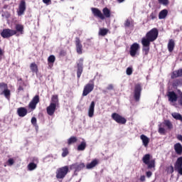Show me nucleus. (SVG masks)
Listing matches in <instances>:
<instances>
[{
    "instance_id": "obj_1",
    "label": "nucleus",
    "mask_w": 182,
    "mask_h": 182,
    "mask_svg": "<svg viewBox=\"0 0 182 182\" xmlns=\"http://www.w3.org/2000/svg\"><path fill=\"white\" fill-rule=\"evenodd\" d=\"M56 107H59V98L58 95H53L50 105L47 107V113L49 116H53L56 111Z\"/></svg>"
},
{
    "instance_id": "obj_2",
    "label": "nucleus",
    "mask_w": 182,
    "mask_h": 182,
    "mask_svg": "<svg viewBox=\"0 0 182 182\" xmlns=\"http://www.w3.org/2000/svg\"><path fill=\"white\" fill-rule=\"evenodd\" d=\"M159 36V31L157 28H152L149 32H148L145 37H143L142 39H146L149 43L154 42Z\"/></svg>"
},
{
    "instance_id": "obj_3",
    "label": "nucleus",
    "mask_w": 182,
    "mask_h": 182,
    "mask_svg": "<svg viewBox=\"0 0 182 182\" xmlns=\"http://www.w3.org/2000/svg\"><path fill=\"white\" fill-rule=\"evenodd\" d=\"M151 156L149 154H145L142 158V161L148 166V168H154L156 167V160L150 161Z\"/></svg>"
},
{
    "instance_id": "obj_4",
    "label": "nucleus",
    "mask_w": 182,
    "mask_h": 182,
    "mask_svg": "<svg viewBox=\"0 0 182 182\" xmlns=\"http://www.w3.org/2000/svg\"><path fill=\"white\" fill-rule=\"evenodd\" d=\"M68 173H69V166H65L61 168H58L56 171V178H65Z\"/></svg>"
},
{
    "instance_id": "obj_5",
    "label": "nucleus",
    "mask_w": 182,
    "mask_h": 182,
    "mask_svg": "<svg viewBox=\"0 0 182 182\" xmlns=\"http://www.w3.org/2000/svg\"><path fill=\"white\" fill-rule=\"evenodd\" d=\"M0 95H4L6 99L11 96V90L8 89V85L5 82L0 83Z\"/></svg>"
},
{
    "instance_id": "obj_6",
    "label": "nucleus",
    "mask_w": 182,
    "mask_h": 182,
    "mask_svg": "<svg viewBox=\"0 0 182 182\" xmlns=\"http://www.w3.org/2000/svg\"><path fill=\"white\" fill-rule=\"evenodd\" d=\"M95 89V82L93 80H90L89 83H87L85 87L82 92V96H87L90 92L93 91Z\"/></svg>"
},
{
    "instance_id": "obj_7",
    "label": "nucleus",
    "mask_w": 182,
    "mask_h": 182,
    "mask_svg": "<svg viewBox=\"0 0 182 182\" xmlns=\"http://www.w3.org/2000/svg\"><path fill=\"white\" fill-rule=\"evenodd\" d=\"M139 50H140V45L137 43H134L130 47L129 54L132 58H134L136 55H139Z\"/></svg>"
},
{
    "instance_id": "obj_8",
    "label": "nucleus",
    "mask_w": 182,
    "mask_h": 182,
    "mask_svg": "<svg viewBox=\"0 0 182 182\" xmlns=\"http://www.w3.org/2000/svg\"><path fill=\"white\" fill-rule=\"evenodd\" d=\"M141 44L143 46L142 52L144 55H149V52H150V42L147 41L146 38L141 39Z\"/></svg>"
},
{
    "instance_id": "obj_9",
    "label": "nucleus",
    "mask_w": 182,
    "mask_h": 182,
    "mask_svg": "<svg viewBox=\"0 0 182 182\" xmlns=\"http://www.w3.org/2000/svg\"><path fill=\"white\" fill-rule=\"evenodd\" d=\"M112 117L113 120L117 122V123H119V124H126V118L122 117L120 114L117 113H113L112 114Z\"/></svg>"
},
{
    "instance_id": "obj_10",
    "label": "nucleus",
    "mask_w": 182,
    "mask_h": 182,
    "mask_svg": "<svg viewBox=\"0 0 182 182\" xmlns=\"http://www.w3.org/2000/svg\"><path fill=\"white\" fill-rule=\"evenodd\" d=\"M2 38H11V36H14V35H16V31L5 28L1 33Z\"/></svg>"
},
{
    "instance_id": "obj_11",
    "label": "nucleus",
    "mask_w": 182,
    "mask_h": 182,
    "mask_svg": "<svg viewBox=\"0 0 182 182\" xmlns=\"http://www.w3.org/2000/svg\"><path fill=\"white\" fill-rule=\"evenodd\" d=\"M141 95V85L137 84L135 85L134 97L136 102L140 100V95Z\"/></svg>"
},
{
    "instance_id": "obj_12",
    "label": "nucleus",
    "mask_w": 182,
    "mask_h": 182,
    "mask_svg": "<svg viewBox=\"0 0 182 182\" xmlns=\"http://www.w3.org/2000/svg\"><path fill=\"white\" fill-rule=\"evenodd\" d=\"M25 11H26V3L25 0H22L18 5V10L17 11L18 16L23 15Z\"/></svg>"
},
{
    "instance_id": "obj_13",
    "label": "nucleus",
    "mask_w": 182,
    "mask_h": 182,
    "mask_svg": "<svg viewBox=\"0 0 182 182\" xmlns=\"http://www.w3.org/2000/svg\"><path fill=\"white\" fill-rule=\"evenodd\" d=\"M38 103H39V95H35L28 104L29 109H31V110H35V109H36V105H38Z\"/></svg>"
},
{
    "instance_id": "obj_14",
    "label": "nucleus",
    "mask_w": 182,
    "mask_h": 182,
    "mask_svg": "<svg viewBox=\"0 0 182 182\" xmlns=\"http://www.w3.org/2000/svg\"><path fill=\"white\" fill-rule=\"evenodd\" d=\"M75 46L77 53H78V55H82L83 50V46L82 45V43L80 42V39L79 38H75Z\"/></svg>"
},
{
    "instance_id": "obj_15",
    "label": "nucleus",
    "mask_w": 182,
    "mask_h": 182,
    "mask_svg": "<svg viewBox=\"0 0 182 182\" xmlns=\"http://www.w3.org/2000/svg\"><path fill=\"white\" fill-rule=\"evenodd\" d=\"M91 11L94 15V16H97V18H100V19H105V16H103V14L99 9L97 8H92Z\"/></svg>"
},
{
    "instance_id": "obj_16",
    "label": "nucleus",
    "mask_w": 182,
    "mask_h": 182,
    "mask_svg": "<svg viewBox=\"0 0 182 182\" xmlns=\"http://www.w3.org/2000/svg\"><path fill=\"white\" fill-rule=\"evenodd\" d=\"M70 170H75V171H80L82 168H85V164H74L70 165Z\"/></svg>"
},
{
    "instance_id": "obj_17",
    "label": "nucleus",
    "mask_w": 182,
    "mask_h": 182,
    "mask_svg": "<svg viewBox=\"0 0 182 182\" xmlns=\"http://www.w3.org/2000/svg\"><path fill=\"white\" fill-rule=\"evenodd\" d=\"M83 72V58L80 59V63L77 64V76L78 79L82 76Z\"/></svg>"
},
{
    "instance_id": "obj_18",
    "label": "nucleus",
    "mask_w": 182,
    "mask_h": 182,
    "mask_svg": "<svg viewBox=\"0 0 182 182\" xmlns=\"http://www.w3.org/2000/svg\"><path fill=\"white\" fill-rule=\"evenodd\" d=\"M95 103L94 101L91 102V104L88 108V116L90 117H93L95 116Z\"/></svg>"
},
{
    "instance_id": "obj_19",
    "label": "nucleus",
    "mask_w": 182,
    "mask_h": 182,
    "mask_svg": "<svg viewBox=\"0 0 182 182\" xmlns=\"http://www.w3.org/2000/svg\"><path fill=\"white\" fill-rule=\"evenodd\" d=\"M168 101L171 103H174V102H177V95L175 94L174 92H169L168 94Z\"/></svg>"
},
{
    "instance_id": "obj_20",
    "label": "nucleus",
    "mask_w": 182,
    "mask_h": 182,
    "mask_svg": "<svg viewBox=\"0 0 182 182\" xmlns=\"http://www.w3.org/2000/svg\"><path fill=\"white\" fill-rule=\"evenodd\" d=\"M17 113L20 117H25V115L28 114V109L25 107H20L18 108Z\"/></svg>"
},
{
    "instance_id": "obj_21",
    "label": "nucleus",
    "mask_w": 182,
    "mask_h": 182,
    "mask_svg": "<svg viewBox=\"0 0 182 182\" xmlns=\"http://www.w3.org/2000/svg\"><path fill=\"white\" fill-rule=\"evenodd\" d=\"M141 140L142 141L143 145L144 147H147L149 146V143H150V139L146 135L142 134L140 136Z\"/></svg>"
},
{
    "instance_id": "obj_22",
    "label": "nucleus",
    "mask_w": 182,
    "mask_h": 182,
    "mask_svg": "<svg viewBox=\"0 0 182 182\" xmlns=\"http://www.w3.org/2000/svg\"><path fill=\"white\" fill-rule=\"evenodd\" d=\"M125 28H133L134 26V22L132 18H127L124 22Z\"/></svg>"
},
{
    "instance_id": "obj_23",
    "label": "nucleus",
    "mask_w": 182,
    "mask_h": 182,
    "mask_svg": "<svg viewBox=\"0 0 182 182\" xmlns=\"http://www.w3.org/2000/svg\"><path fill=\"white\" fill-rule=\"evenodd\" d=\"M182 76V69L175 70L173 72L171 77V79H176V77H180Z\"/></svg>"
},
{
    "instance_id": "obj_24",
    "label": "nucleus",
    "mask_w": 182,
    "mask_h": 182,
    "mask_svg": "<svg viewBox=\"0 0 182 182\" xmlns=\"http://www.w3.org/2000/svg\"><path fill=\"white\" fill-rule=\"evenodd\" d=\"M174 150L176 154H181L182 153V146L180 143H177L174 145Z\"/></svg>"
},
{
    "instance_id": "obj_25",
    "label": "nucleus",
    "mask_w": 182,
    "mask_h": 182,
    "mask_svg": "<svg viewBox=\"0 0 182 182\" xmlns=\"http://www.w3.org/2000/svg\"><path fill=\"white\" fill-rule=\"evenodd\" d=\"M168 14V11L167 9H164L160 11L159 14V19H165V18L167 16V14Z\"/></svg>"
},
{
    "instance_id": "obj_26",
    "label": "nucleus",
    "mask_w": 182,
    "mask_h": 182,
    "mask_svg": "<svg viewBox=\"0 0 182 182\" xmlns=\"http://www.w3.org/2000/svg\"><path fill=\"white\" fill-rule=\"evenodd\" d=\"M181 167H182V156L178 158V159L176 160L174 168L175 170H177V168H180Z\"/></svg>"
},
{
    "instance_id": "obj_27",
    "label": "nucleus",
    "mask_w": 182,
    "mask_h": 182,
    "mask_svg": "<svg viewBox=\"0 0 182 182\" xmlns=\"http://www.w3.org/2000/svg\"><path fill=\"white\" fill-rule=\"evenodd\" d=\"M162 124L164 127H167V129H168L169 130H171V129H173V124L169 120H164Z\"/></svg>"
},
{
    "instance_id": "obj_28",
    "label": "nucleus",
    "mask_w": 182,
    "mask_h": 182,
    "mask_svg": "<svg viewBox=\"0 0 182 182\" xmlns=\"http://www.w3.org/2000/svg\"><path fill=\"white\" fill-rule=\"evenodd\" d=\"M158 127V132L159 134H166V129H164V125L162 123L159 124Z\"/></svg>"
},
{
    "instance_id": "obj_29",
    "label": "nucleus",
    "mask_w": 182,
    "mask_h": 182,
    "mask_svg": "<svg viewBox=\"0 0 182 182\" xmlns=\"http://www.w3.org/2000/svg\"><path fill=\"white\" fill-rule=\"evenodd\" d=\"M36 167H38V165L36 164L31 162L27 166V168L28 171H33V170H36Z\"/></svg>"
},
{
    "instance_id": "obj_30",
    "label": "nucleus",
    "mask_w": 182,
    "mask_h": 182,
    "mask_svg": "<svg viewBox=\"0 0 182 182\" xmlns=\"http://www.w3.org/2000/svg\"><path fill=\"white\" fill-rule=\"evenodd\" d=\"M168 49L170 52H173L174 50V41L173 39L169 40L168 43Z\"/></svg>"
},
{
    "instance_id": "obj_31",
    "label": "nucleus",
    "mask_w": 182,
    "mask_h": 182,
    "mask_svg": "<svg viewBox=\"0 0 182 182\" xmlns=\"http://www.w3.org/2000/svg\"><path fill=\"white\" fill-rule=\"evenodd\" d=\"M97 165V161L94 160L91 163L87 164L86 168H87L88 170H90V168H93V167H96Z\"/></svg>"
},
{
    "instance_id": "obj_32",
    "label": "nucleus",
    "mask_w": 182,
    "mask_h": 182,
    "mask_svg": "<svg viewBox=\"0 0 182 182\" xmlns=\"http://www.w3.org/2000/svg\"><path fill=\"white\" fill-rule=\"evenodd\" d=\"M30 69L33 73H38V65L35 63H32L30 65Z\"/></svg>"
},
{
    "instance_id": "obj_33",
    "label": "nucleus",
    "mask_w": 182,
    "mask_h": 182,
    "mask_svg": "<svg viewBox=\"0 0 182 182\" xmlns=\"http://www.w3.org/2000/svg\"><path fill=\"white\" fill-rule=\"evenodd\" d=\"M102 12L103 16H105V18H110V10H109V9L107 7L104 8Z\"/></svg>"
},
{
    "instance_id": "obj_34",
    "label": "nucleus",
    "mask_w": 182,
    "mask_h": 182,
    "mask_svg": "<svg viewBox=\"0 0 182 182\" xmlns=\"http://www.w3.org/2000/svg\"><path fill=\"white\" fill-rule=\"evenodd\" d=\"M172 117H173V119H176V120H180L181 122H182V116L181 114L177 113V112H173L171 114Z\"/></svg>"
},
{
    "instance_id": "obj_35",
    "label": "nucleus",
    "mask_w": 182,
    "mask_h": 182,
    "mask_svg": "<svg viewBox=\"0 0 182 182\" xmlns=\"http://www.w3.org/2000/svg\"><path fill=\"white\" fill-rule=\"evenodd\" d=\"M85 149H86V142L82 141V142H81V144L80 145H78L77 150L79 151H83V150H85Z\"/></svg>"
},
{
    "instance_id": "obj_36",
    "label": "nucleus",
    "mask_w": 182,
    "mask_h": 182,
    "mask_svg": "<svg viewBox=\"0 0 182 182\" xmlns=\"http://www.w3.org/2000/svg\"><path fill=\"white\" fill-rule=\"evenodd\" d=\"M16 29L17 32H20V33H23V26L22 24H16Z\"/></svg>"
},
{
    "instance_id": "obj_37",
    "label": "nucleus",
    "mask_w": 182,
    "mask_h": 182,
    "mask_svg": "<svg viewBox=\"0 0 182 182\" xmlns=\"http://www.w3.org/2000/svg\"><path fill=\"white\" fill-rule=\"evenodd\" d=\"M77 141V138L76 136H71L68 140V144H73V143H76Z\"/></svg>"
},
{
    "instance_id": "obj_38",
    "label": "nucleus",
    "mask_w": 182,
    "mask_h": 182,
    "mask_svg": "<svg viewBox=\"0 0 182 182\" xmlns=\"http://www.w3.org/2000/svg\"><path fill=\"white\" fill-rule=\"evenodd\" d=\"M108 31L109 30L106 28H100L99 31V35H100L101 36H106V35H107Z\"/></svg>"
},
{
    "instance_id": "obj_39",
    "label": "nucleus",
    "mask_w": 182,
    "mask_h": 182,
    "mask_svg": "<svg viewBox=\"0 0 182 182\" xmlns=\"http://www.w3.org/2000/svg\"><path fill=\"white\" fill-rule=\"evenodd\" d=\"M55 55H50L48 58V63H55Z\"/></svg>"
},
{
    "instance_id": "obj_40",
    "label": "nucleus",
    "mask_w": 182,
    "mask_h": 182,
    "mask_svg": "<svg viewBox=\"0 0 182 182\" xmlns=\"http://www.w3.org/2000/svg\"><path fill=\"white\" fill-rule=\"evenodd\" d=\"M69 154V151H68L67 148L63 149L62 157H66Z\"/></svg>"
},
{
    "instance_id": "obj_41",
    "label": "nucleus",
    "mask_w": 182,
    "mask_h": 182,
    "mask_svg": "<svg viewBox=\"0 0 182 182\" xmlns=\"http://www.w3.org/2000/svg\"><path fill=\"white\" fill-rule=\"evenodd\" d=\"M167 173H169V174H171L172 173H174V167L173 166H170L166 169Z\"/></svg>"
},
{
    "instance_id": "obj_42",
    "label": "nucleus",
    "mask_w": 182,
    "mask_h": 182,
    "mask_svg": "<svg viewBox=\"0 0 182 182\" xmlns=\"http://www.w3.org/2000/svg\"><path fill=\"white\" fill-rule=\"evenodd\" d=\"M126 73L127 75H128V76H130L133 73V68L130 67L127 68L126 70Z\"/></svg>"
},
{
    "instance_id": "obj_43",
    "label": "nucleus",
    "mask_w": 182,
    "mask_h": 182,
    "mask_svg": "<svg viewBox=\"0 0 182 182\" xmlns=\"http://www.w3.org/2000/svg\"><path fill=\"white\" fill-rule=\"evenodd\" d=\"M180 85H181V81H180V80H176L173 82V86H180Z\"/></svg>"
},
{
    "instance_id": "obj_44",
    "label": "nucleus",
    "mask_w": 182,
    "mask_h": 182,
    "mask_svg": "<svg viewBox=\"0 0 182 182\" xmlns=\"http://www.w3.org/2000/svg\"><path fill=\"white\" fill-rule=\"evenodd\" d=\"M159 2L162 5H168V0H159Z\"/></svg>"
},
{
    "instance_id": "obj_45",
    "label": "nucleus",
    "mask_w": 182,
    "mask_h": 182,
    "mask_svg": "<svg viewBox=\"0 0 182 182\" xmlns=\"http://www.w3.org/2000/svg\"><path fill=\"white\" fill-rule=\"evenodd\" d=\"M179 94V104L182 106V92L180 90H178Z\"/></svg>"
},
{
    "instance_id": "obj_46",
    "label": "nucleus",
    "mask_w": 182,
    "mask_h": 182,
    "mask_svg": "<svg viewBox=\"0 0 182 182\" xmlns=\"http://www.w3.org/2000/svg\"><path fill=\"white\" fill-rule=\"evenodd\" d=\"M1 16H2L3 18H9V17L11 16V15L9 14V13H8V11H6V12H4V13L1 15Z\"/></svg>"
},
{
    "instance_id": "obj_47",
    "label": "nucleus",
    "mask_w": 182,
    "mask_h": 182,
    "mask_svg": "<svg viewBox=\"0 0 182 182\" xmlns=\"http://www.w3.org/2000/svg\"><path fill=\"white\" fill-rule=\"evenodd\" d=\"M150 18L152 20L156 19V18H157V16L156 15V13H151V15H150Z\"/></svg>"
},
{
    "instance_id": "obj_48",
    "label": "nucleus",
    "mask_w": 182,
    "mask_h": 182,
    "mask_svg": "<svg viewBox=\"0 0 182 182\" xmlns=\"http://www.w3.org/2000/svg\"><path fill=\"white\" fill-rule=\"evenodd\" d=\"M31 123H32V124H33V126H36V117H32Z\"/></svg>"
},
{
    "instance_id": "obj_49",
    "label": "nucleus",
    "mask_w": 182,
    "mask_h": 182,
    "mask_svg": "<svg viewBox=\"0 0 182 182\" xmlns=\"http://www.w3.org/2000/svg\"><path fill=\"white\" fill-rule=\"evenodd\" d=\"M8 163H9V164L10 166H12V165L14 164V163H15V162L14 161V160H13L12 159H9L8 160Z\"/></svg>"
},
{
    "instance_id": "obj_50",
    "label": "nucleus",
    "mask_w": 182,
    "mask_h": 182,
    "mask_svg": "<svg viewBox=\"0 0 182 182\" xmlns=\"http://www.w3.org/2000/svg\"><path fill=\"white\" fill-rule=\"evenodd\" d=\"M175 170H176V171H178V173L179 174H181V176H182V166L181 168L175 169Z\"/></svg>"
},
{
    "instance_id": "obj_51",
    "label": "nucleus",
    "mask_w": 182,
    "mask_h": 182,
    "mask_svg": "<svg viewBox=\"0 0 182 182\" xmlns=\"http://www.w3.org/2000/svg\"><path fill=\"white\" fill-rule=\"evenodd\" d=\"M107 90H113V85L109 84L108 87H107Z\"/></svg>"
},
{
    "instance_id": "obj_52",
    "label": "nucleus",
    "mask_w": 182,
    "mask_h": 182,
    "mask_svg": "<svg viewBox=\"0 0 182 182\" xmlns=\"http://www.w3.org/2000/svg\"><path fill=\"white\" fill-rule=\"evenodd\" d=\"M152 174L153 173H151V171H147L146 172V176L149 177V178L151 177Z\"/></svg>"
},
{
    "instance_id": "obj_53",
    "label": "nucleus",
    "mask_w": 182,
    "mask_h": 182,
    "mask_svg": "<svg viewBox=\"0 0 182 182\" xmlns=\"http://www.w3.org/2000/svg\"><path fill=\"white\" fill-rule=\"evenodd\" d=\"M140 181H146V176H141Z\"/></svg>"
},
{
    "instance_id": "obj_54",
    "label": "nucleus",
    "mask_w": 182,
    "mask_h": 182,
    "mask_svg": "<svg viewBox=\"0 0 182 182\" xmlns=\"http://www.w3.org/2000/svg\"><path fill=\"white\" fill-rule=\"evenodd\" d=\"M177 139L178 140H180V141L182 142V135H178Z\"/></svg>"
},
{
    "instance_id": "obj_55",
    "label": "nucleus",
    "mask_w": 182,
    "mask_h": 182,
    "mask_svg": "<svg viewBox=\"0 0 182 182\" xmlns=\"http://www.w3.org/2000/svg\"><path fill=\"white\" fill-rule=\"evenodd\" d=\"M43 2L44 4H49V2H50V0H43Z\"/></svg>"
},
{
    "instance_id": "obj_56",
    "label": "nucleus",
    "mask_w": 182,
    "mask_h": 182,
    "mask_svg": "<svg viewBox=\"0 0 182 182\" xmlns=\"http://www.w3.org/2000/svg\"><path fill=\"white\" fill-rule=\"evenodd\" d=\"M2 55H4V50H2L0 48V56H2Z\"/></svg>"
},
{
    "instance_id": "obj_57",
    "label": "nucleus",
    "mask_w": 182,
    "mask_h": 182,
    "mask_svg": "<svg viewBox=\"0 0 182 182\" xmlns=\"http://www.w3.org/2000/svg\"><path fill=\"white\" fill-rule=\"evenodd\" d=\"M117 1H118L119 4H122V2H124V0H117Z\"/></svg>"
},
{
    "instance_id": "obj_58",
    "label": "nucleus",
    "mask_w": 182,
    "mask_h": 182,
    "mask_svg": "<svg viewBox=\"0 0 182 182\" xmlns=\"http://www.w3.org/2000/svg\"><path fill=\"white\" fill-rule=\"evenodd\" d=\"M8 6H8V5H6V4L4 5V9H7Z\"/></svg>"
},
{
    "instance_id": "obj_59",
    "label": "nucleus",
    "mask_w": 182,
    "mask_h": 182,
    "mask_svg": "<svg viewBox=\"0 0 182 182\" xmlns=\"http://www.w3.org/2000/svg\"><path fill=\"white\" fill-rule=\"evenodd\" d=\"M18 90H23V89L21 88V87H19Z\"/></svg>"
}]
</instances>
